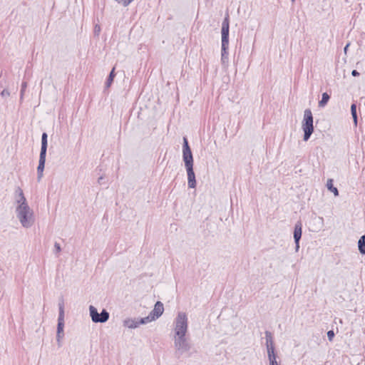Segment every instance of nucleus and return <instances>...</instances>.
Here are the masks:
<instances>
[{"mask_svg":"<svg viewBox=\"0 0 365 365\" xmlns=\"http://www.w3.org/2000/svg\"><path fill=\"white\" fill-rule=\"evenodd\" d=\"M358 248L361 255H365V235H362L359 240Z\"/></svg>","mask_w":365,"mask_h":365,"instance_id":"nucleus-19","label":"nucleus"},{"mask_svg":"<svg viewBox=\"0 0 365 365\" xmlns=\"http://www.w3.org/2000/svg\"><path fill=\"white\" fill-rule=\"evenodd\" d=\"M54 247L56 249V252H61V246L58 243L56 242L54 245Z\"/></svg>","mask_w":365,"mask_h":365,"instance_id":"nucleus-28","label":"nucleus"},{"mask_svg":"<svg viewBox=\"0 0 365 365\" xmlns=\"http://www.w3.org/2000/svg\"><path fill=\"white\" fill-rule=\"evenodd\" d=\"M229 31H230V16L228 13L226 14L221 29L222 44H229Z\"/></svg>","mask_w":365,"mask_h":365,"instance_id":"nucleus-9","label":"nucleus"},{"mask_svg":"<svg viewBox=\"0 0 365 365\" xmlns=\"http://www.w3.org/2000/svg\"><path fill=\"white\" fill-rule=\"evenodd\" d=\"M182 159L187 174L188 187L190 188H195L197 182L193 170V156L186 137L183 138Z\"/></svg>","mask_w":365,"mask_h":365,"instance_id":"nucleus-1","label":"nucleus"},{"mask_svg":"<svg viewBox=\"0 0 365 365\" xmlns=\"http://www.w3.org/2000/svg\"><path fill=\"white\" fill-rule=\"evenodd\" d=\"M295 242V251L298 252L299 249V241H294Z\"/></svg>","mask_w":365,"mask_h":365,"instance_id":"nucleus-29","label":"nucleus"},{"mask_svg":"<svg viewBox=\"0 0 365 365\" xmlns=\"http://www.w3.org/2000/svg\"><path fill=\"white\" fill-rule=\"evenodd\" d=\"M302 223L300 222H297L294 226V241H300L302 237Z\"/></svg>","mask_w":365,"mask_h":365,"instance_id":"nucleus-14","label":"nucleus"},{"mask_svg":"<svg viewBox=\"0 0 365 365\" xmlns=\"http://www.w3.org/2000/svg\"><path fill=\"white\" fill-rule=\"evenodd\" d=\"M16 201L18 203V205H21V203L23 202L24 203H27V201H26V197L24 196L23 190L19 187H18L16 188Z\"/></svg>","mask_w":365,"mask_h":365,"instance_id":"nucleus-15","label":"nucleus"},{"mask_svg":"<svg viewBox=\"0 0 365 365\" xmlns=\"http://www.w3.org/2000/svg\"><path fill=\"white\" fill-rule=\"evenodd\" d=\"M330 98L329 95L327 93H323L322 96V99L319 102V107H324L327 105L329 100Z\"/></svg>","mask_w":365,"mask_h":365,"instance_id":"nucleus-21","label":"nucleus"},{"mask_svg":"<svg viewBox=\"0 0 365 365\" xmlns=\"http://www.w3.org/2000/svg\"><path fill=\"white\" fill-rule=\"evenodd\" d=\"M228 48L229 44H222L221 61L223 65L228 63Z\"/></svg>","mask_w":365,"mask_h":365,"instance_id":"nucleus-13","label":"nucleus"},{"mask_svg":"<svg viewBox=\"0 0 365 365\" xmlns=\"http://www.w3.org/2000/svg\"><path fill=\"white\" fill-rule=\"evenodd\" d=\"M116 1H118V3H123V0H115Z\"/></svg>","mask_w":365,"mask_h":365,"instance_id":"nucleus-35","label":"nucleus"},{"mask_svg":"<svg viewBox=\"0 0 365 365\" xmlns=\"http://www.w3.org/2000/svg\"><path fill=\"white\" fill-rule=\"evenodd\" d=\"M115 76V68H113V69L110 72V73L108 76V78L106 81V88H108L111 86Z\"/></svg>","mask_w":365,"mask_h":365,"instance_id":"nucleus-20","label":"nucleus"},{"mask_svg":"<svg viewBox=\"0 0 365 365\" xmlns=\"http://www.w3.org/2000/svg\"><path fill=\"white\" fill-rule=\"evenodd\" d=\"M58 318L57 324V333H56V341L58 346H61V339L64 336L63 327H64V302L61 299L58 303Z\"/></svg>","mask_w":365,"mask_h":365,"instance_id":"nucleus-6","label":"nucleus"},{"mask_svg":"<svg viewBox=\"0 0 365 365\" xmlns=\"http://www.w3.org/2000/svg\"><path fill=\"white\" fill-rule=\"evenodd\" d=\"M46 153H40L38 165L37 167L38 180H40L43 176L45 167Z\"/></svg>","mask_w":365,"mask_h":365,"instance_id":"nucleus-12","label":"nucleus"},{"mask_svg":"<svg viewBox=\"0 0 365 365\" xmlns=\"http://www.w3.org/2000/svg\"><path fill=\"white\" fill-rule=\"evenodd\" d=\"M349 46V43L346 44V46L344 47V51L346 52V50Z\"/></svg>","mask_w":365,"mask_h":365,"instance_id":"nucleus-34","label":"nucleus"},{"mask_svg":"<svg viewBox=\"0 0 365 365\" xmlns=\"http://www.w3.org/2000/svg\"><path fill=\"white\" fill-rule=\"evenodd\" d=\"M265 337H266V345H267V355L275 354L272 333L269 331H265Z\"/></svg>","mask_w":365,"mask_h":365,"instance_id":"nucleus-11","label":"nucleus"},{"mask_svg":"<svg viewBox=\"0 0 365 365\" xmlns=\"http://www.w3.org/2000/svg\"><path fill=\"white\" fill-rule=\"evenodd\" d=\"M1 96L3 98L9 97L10 96V93L7 89H4L1 93Z\"/></svg>","mask_w":365,"mask_h":365,"instance_id":"nucleus-27","label":"nucleus"},{"mask_svg":"<svg viewBox=\"0 0 365 365\" xmlns=\"http://www.w3.org/2000/svg\"><path fill=\"white\" fill-rule=\"evenodd\" d=\"M327 187L329 191L334 193V196H339V190L334 186L332 179H328Z\"/></svg>","mask_w":365,"mask_h":365,"instance_id":"nucleus-18","label":"nucleus"},{"mask_svg":"<svg viewBox=\"0 0 365 365\" xmlns=\"http://www.w3.org/2000/svg\"><path fill=\"white\" fill-rule=\"evenodd\" d=\"M89 311L91 319L94 323H105L109 319L110 314L105 309L99 314L97 309L93 305H91L89 307Z\"/></svg>","mask_w":365,"mask_h":365,"instance_id":"nucleus-8","label":"nucleus"},{"mask_svg":"<svg viewBox=\"0 0 365 365\" xmlns=\"http://www.w3.org/2000/svg\"><path fill=\"white\" fill-rule=\"evenodd\" d=\"M163 304L161 302L158 301L154 306V309L150 312V315H151V317H154V320H155L163 314Z\"/></svg>","mask_w":365,"mask_h":365,"instance_id":"nucleus-10","label":"nucleus"},{"mask_svg":"<svg viewBox=\"0 0 365 365\" xmlns=\"http://www.w3.org/2000/svg\"><path fill=\"white\" fill-rule=\"evenodd\" d=\"M123 324L130 329H134L138 327L137 319H128L124 320Z\"/></svg>","mask_w":365,"mask_h":365,"instance_id":"nucleus-17","label":"nucleus"},{"mask_svg":"<svg viewBox=\"0 0 365 365\" xmlns=\"http://www.w3.org/2000/svg\"><path fill=\"white\" fill-rule=\"evenodd\" d=\"M187 317L185 312H179L175 320V336H186Z\"/></svg>","mask_w":365,"mask_h":365,"instance_id":"nucleus-5","label":"nucleus"},{"mask_svg":"<svg viewBox=\"0 0 365 365\" xmlns=\"http://www.w3.org/2000/svg\"><path fill=\"white\" fill-rule=\"evenodd\" d=\"M48 135L46 133H43L41 136V148L40 153H46L48 146Z\"/></svg>","mask_w":365,"mask_h":365,"instance_id":"nucleus-16","label":"nucleus"},{"mask_svg":"<svg viewBox=\"0 0 365 365\" xmlns=\"http://www.w3.org/2000/svg\"><path fill=\"white\" fill-rule=\"evenodd\" d=\"M102 180H103V177L101 176V177H100V178L98 179V182L101 184V182H102Z\"/></svg>","mask_w":365,"mask_h":365,"instance_id":"nucleus-33","label":"nucleus"},{"mask_svg":"<svg viewBox=\"0 0 365 365\" xmlns=\"http://www.w3.org/2000/svg\"><path fill=\"white\" fill-rule=\"evenodd\" d=\"M16 216L24 227L28 228L34 222V212L28 203L24 202L16 208Z\"/></svg>","mask_w":365,"mask_h":365,"instance_id":"nucleus-2","label":"nucleus"},{"mask_svg":"<svg viewBox=\"0 0 365 365\" xmlns=\"http://www.w3.org/2000/svg\"><path fill=\"white\" fill-rule=\"evenodd\" d=\"M133 0H123V6H128V4H130L131 1H133Z\"/></svg>","mask_w":365,"mask_h":365,"instance_id":"nucleus-31","label":"nucleus"},{"mask_svg":"<svg viewBox=\"0 0 365 365\" xmlns=\"http://www.w3.org/2000/svg\"><path fill=\"white\" fill-rule=\"evenodd\" d=\"M276 355L275 354H269L268 355V359L269 361V365H278V363L276 359Z\"/></svg>","mask_w":365,"mask_h":365,"instance_id":"nucleus-24","label":"nucleus"},{"mask_svg":"<svg viewBox=\"0 0 365 365\" xmlns=\"http://www.w3.org/2000/svg\"><path fill=\"white\" fill-rule=\"evenodd\" d=\"M351 75L354 77L356 76H359V73L356 71V70H353L351 71Z\"/></svg>","mask_w":365,"mask_h":365,"instance_id":"nucleus-30","label":"nucleus"},{"mask_svg":"<svg viewBox=\"0 0 365 365\" xmlns=\"http://www.w3.org/2000/svg\"><path fill=\"white\" fill-rule=\"evenodd\" d=\"M351 113L354 120L355 125H357V113H356V106L353 103L351 106Z\"/></svg>","mask_w":365,"mask_h":365,"instance_id":"nucleus-23","label":"nucleus"},{"mask_svg":"<svg viewBox=\"0 0 365 365\" xmlns=\"http://www.w3.org/2000/svg\"><path fill=\"white\" fill-rule=\"evenodd\" d=\"M100 31H101L100 26L98 25H96L95 29H94L95 34L100 32Z\"/></svg>","mask_w":365,"mask_h":365,"instance_id":"nucleus-32","label":"nucleus"},{"mask_svg":"<svg viewBox=\"0 0 365 365\" xmlns=\"http://www.w3.org/2000/svg\"><path fill=\"white\" fill-rule=\"evenodd\" d=\"M334 331L333 330H329L327 331V337L329 341H331L334 337Z\"/></svg>","mask_w":365,"mask_h":365,"instance_id":"nucleus-26","label":"nucleus"},{"mask_svg":"<svg viewBox=\"0 0 365 365\" xmlns=\"http://www.w3.org/2000/svg\"><path fill=\"white\" fill-rule=\"evenodd\" d=\"M58 318L57 324V333H56V341L58 346H61V339L64 336L63 327H64V302L61 299L58 303Z\"/></svg>","mask_w":365,"mask_h":365,"instance_id":"nucleus-7","label":"nucleus"},{"mask_svg":"<svg viewBox=\"0 0 365 365\" xmlns=\"http://www.w3.org/2000/svg\"><path fill=\"white\" fill-rule=\"evenodd\" d=\"M292 2H294L295 0H291Z\"/></svg>","mask_w":365,"mask_h":365,"instance_id":"nucleus-36","label":"nucleus"},{"mask_svg":"<svg viewBox=\"0 0 365 365\" xmlns=\"http://www.w3.org/2000/svg\"><path fill=\"white\" fill-rule=\"evenodd\" d=\"M138 326L140 324H145L152 321H154V317H151V315H148L146 317L140 318V319H137Z\"/></svg>","mask_w":365,"mask_h":365,"instance_id":"nucleus-22","label":"nucleus"},{"mask_svg":"<svg viewBox=\"0 0 365 365\" xmlns=\"http://www.w3.org/2000/svg\"><path fill=\"white\" fill-rule=\"evenodd\" d=\"M27 87V83L26 81L22 82L21 92H20V99L22 100L24 98V92Z\"/></svg>","mask_w":365,"mask_h":365,"instance_id":"nucleus-25","label":"nucleus"},{"mask_svg":"<svg viewBox=\"0 0 365 365\" xmlns=\"http://www.w3.org/2000/svg\"><path fill=\"white\" fill-rule=\"evenodd\" d=\"M174 346L175 349V356L178 359H180L185 354H187V356L188 357L191 356L190 351L192 346L186 336H175Z\"/></svg>","mask_w":365,"mask_h":365,"instance_id":"nucleus-3","label":"nucleus"},{"mask_svg":"<svg viewBox=\"0 0 365 365\" xmlns=\"http://www.w3.org/2000/svg\"><path fill=\"white\" fill-rule=\"evenodd\" d=\"M314 118L310 109L307 108L304 112V117L302 122V128L304 131L303 140L307 141L314 133Z\"/></svg>","mask_w":365,"mask_h":365,"instance_id":"nucleus-4","label":"nucleus"}]
</instances>
